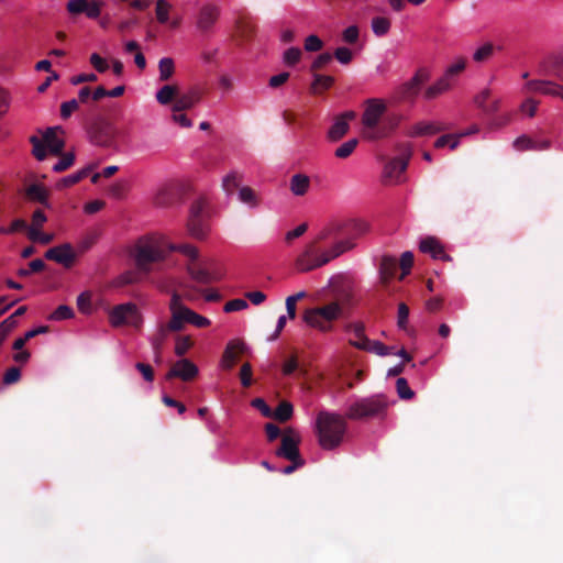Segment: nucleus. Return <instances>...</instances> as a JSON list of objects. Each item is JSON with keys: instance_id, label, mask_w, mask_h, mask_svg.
Instances as JSON below:
<instances>
[{"instance_id": "f8f14e48", "label": "nucleus", "mask_w": 563, "mask_h": 563, "mask_svg": "<svg viewBox=\"0 0 563 563\" xmlns=\"http://www.w3.org/2000/svg\"><path fill=\"white\" fill-rule=\"evenodd\" d=\"M89 135L92 143L103 147H110L114 143L115 130L111 123L98 120L91 124Z\"/></svg>"}, {"instance_id": "aec40b11", "label": "nucleus", "mask_w": 563, "mask_h": 563, "mask_svg": "<svg viewBox=\"0 0 563 563\" xmlns=\"http://www.w3.org/2000/svg\"><path fill=\"white\" fill-rule=\"evenodd\" d=\"M201 100V92L197 88L190 89L188 92L177 95L173 104V112H183L194 108Z\"/></svg>"}, {"instance_id": "603ef678", "label": "nucleus", "mask_w": 563, "mask_h": 563, "mask_svg": "<svg viewBox=\"0 0 563 563\" xmlns=\"http://www.w3.org/2000/svg\"><path fill=\"white\" fill-rule=\"evenodd\" d=\"M495 46L492 43H485L477 48L473 55L475 62L482 63L487 60L494 53Z\"/></svg>"}, {"instance_id": "a18cd8bd", "label": "nucleus", "mask_w": 563, "mask_h": 563, "mask_svg": "<svg viewBox=\"0 0 563 563\" xmlns=\"http://www.w3.org/2000/svg\"><path fill=\"white\" fill-rule=\"evenodd\" d=\"M125 51L128 53L135 52L134 63L140 69H144L146 67V59L143 53L140 51V46L135 41H129L125 44Z\"/></svg>"}, {"instance_id": "680f3d73", "label": "nucleus", "mask_w": 563, "mask_h": 563, "mask_svg": "<svg viewBox=\"0 0 563 563\" xmlns=\"http://www.w3.org/2000/svg\"><path fill=\"white\" fill-rule=\"evenodd\" d=\"M23 230H29L26 221L23 219L13 220L9 228H0L2 234H11Z\"/></svg>"}, {"instance_id": "4c0bfd02", "label": "nucleus", "mask_w": 563, "mask_h": 563, "mask_svg": "<svg viewBox=\"0 0 563 563\" xmlns=\"http://www.w3.org/2000/svg\"><path fill=\"white\" fill-rule=\"evenodd\" d=\"M292 412V405L289 401H282L273 412L272 417H274L279 422H286L291 418Z\"/></svg>"}, {"instance_id": "f704fd0d", "label": "nucleus", "mask_w": 563, "mask_h": 563, "mask_svg": "<svg viewBox=\"0 0 563 563\" xmlns=\"http://www.w3.org/2000/svg\"><path fill=\"white\" fill-rule=\"evenodd\" d=\"M178 95V87L175 85H165L156 92V100L159 104L166 106L172 101L175 102V99Z\"/></svg>"}, {"instance_id": "052dcab7", "label": "nucleus", "mask_w": 563, "mask_h": 563, "mask_svg": "<svg viewBox=\"0 0 563 563\" xmlns=\"http://www.w3.org/2000/svg\"><path fill=\"white\" fill-rule=\"evenodd\" d=\"M79 108L78 100L71 99L60 104V117L66 120Z\"/></svg>"}, {"instance_id": "3c124183", "label": "nucleus", "mask_w": 563, "mask_h": 563, "mask_svg": "<svg viewBox=\"0 0 563 563\" xmlns=\"http://www.w3.org/2000/svg\"><path fill=\"white\" fill-rule=\"evenodd\" d=\"M413 265V254L409 251H406L400 256L399 266L401 268V275L399 279H404L406 275L410 273V269Z\"/></svg>"}, {"instance_id": "473e14b6", "label": "nucleus", "mask_w": 563, "mask_h": 563, "mask_svg": "<svg viewBox=\"0 0 563 563\" xmlns=\"http://www.w3.org/2000/svg\"><path fill=\"white\" fill-rule=\"evenodd\" d=\"M334 78L328 75L313 74V81L310 86L311 93L318 95L332 87Z\"/></svg>"}, {"instance_id": "e2e57ef3", "label": "nucleus", "mask_w": 563, "mask_h": 563, "mask_svg": "<svg viewBox=\"0 0 563 563\" xmlns=\"http://www.w3.org/2000/svg\"><path fill=\"white\" fill-rule=\"evenodd\" d=\"M301 57V49L298 47H290L285 51L284 53V62L289 65L294 66L299 62Z\"/></svg>"}, {"instance_id": "c756f323", "label": "nucleus", "mask_w": 563, "mask_h": 563, "mask_svg": "<svg viewBox=\"0 0 563 563\" xmlns=\"http://www.w3.org/2000/svg\"><path fill=\"white\" fill-rule=\"evenodd\" d=\"M167 252H179L189 258L190 263L197 262L199 258V251L196 246L188 243H166Z\"/></svg>"}, {"instance_id": "a19ab883", "label": "nucleus", "mask_w": 563, "mask_h": 563, "mask_svg": "<svg viewBox=\"0 0 563 563\" xmlns=\"http://www.w3.org/2000/svg\"><path fill=\"white\" fill-rule=\"evenodd\" d=\"M358 145L357 139H350L346 142L342 143L334 152L335 157L345 159L352 155Z\"/></svg>"}, {"instance_id": "0e129e2a", "label": "nucleus", "mask_w": 563, "mask_h": 563, "mask_svg": "<svg viewBox=\"0 0 563 563\" xmlns=\"http://www.w3.org/2000/svg\"><path fill=\"white\" fill-rule=\"evenodd\" d=\"M89 62L98 73H104L109 68L108 62L97 53L90 55Z\"/></svg>"}, {"instance_id": "f03ea898", "label": "nucleus", "mask_w": 563, "mask_h": 563, "mask_svg": "<svg viewBox=\"0 0 563 563\" xmlns=\"http://www.w3.org/2000/svg\"><path fill=\"white\" fill-rule=\"evenodd\" d=\"M353 246L351 241H339L329 250L321 251L319 246H317V242H310L296 258V269L300 273H307L322 267Z\"/></svg>"}, {"instance_id": "5701e85b", "label": "nucleus", "mask_w": 563, "mask_h": 563, "mask_svg": "<svg viewBox=\"0 0 563 563\" xmlns=\"http://www.w3.org/2000/svg\"><path fill=\"white\" fill-rule=\"evenodd\" d=\"M169 332H173V331L170 328H168V322L161 323L158 325L156 333L151 339V343H152V347L154 350L156 362H161L162 350H163V346L168 338Z\"/></svg>"}, {"instance_id": "c85d7f7f", "label": "nucleus", "mask_w": 563, "mask_h": 563, "mask_svg": "<svg viewBox=\"0 0 563 563\" xmlns=\"http://www.w3.org/2000/svg\"><path fill=\"white\" fill-rule=\"evenodd\" d=\"M310 187V178L305 174H295L289 181V189L295 196H303Z\"/></svg>"}, {"instance_id": "e433bc0d", "label": "nucleus", "mask_w": 563, "mask_h": 563, "mask_svg": "<svg viewBox=\"0 0 563 563\" xmlns=\"http://www.w3.org/2000/svg\"><path fill=\"white\" fill-rule=\"evenodd\" d=\"M363 343L366 344L362 345L363 351L372 352L379 356H385L393 353L394 347L387 346L379 341L365 340Z\"/></svg>"}, {"instance_id": "bb28decb", "label": "nucleus", "mask_w": 563, "mask_h": 563, "mask_svg": "<svg viewBox=\"0 0 563 563\" xmlns=\"http://www.w3.org/2000/svg\"><path fill=\"white\" fill-rule=\"evenodd\" d=\"M453 86L454 85L448 78L442 76L424 90L423 97L427 100L435 99L442 93L449 91Z\"/></svg>"}, {"instance_id": "f3484780", "label": "nucleus", "mask_w": 563, "mask_h": 563, "mask_svg": "<svg viewBox=\"0 0 563 563\" xmlns=\"http://www.w3.org/2000/svg\"><path fill=\"white\" fill-rule=\"evenodd\" d=\"M245 350H246V345L242 340H239V339L231 340L227 344V347L222 355V361H221L222 367L224 369H231L234 366L239 355L243 354L245 352Z\"/></svg>"}, {"instance_id": "864d4df0", "label": "nucleus", "mask_w": 563, "mask_h": 563, "mask_svg": "<svg viewBox=\"0 0 563 563\" xmlns=\"http://www.w3.org/2000/svg\"><path fill=\"white\" fill-rule=\"evenodd\" d=\"M191 346L192 341L190 336H177L175 344V354L177 356H184Z\"/></svg>"}, {"instance_id": "09e8293b", "label": "nucleus", "mask_w": 563, "mask_h": 563, "mask_svg": "<svg viewBox=\"0 0 563 563\" xmlns=\"http://www.w3.org/2000/svg\"><path fill=\"white\" fill-rule=\"evenodd\" d=\"M396 390H397L399 398L405 399V400L411 399L415 396V393L409 387L407 379L404 377H399L397 379Z\"/></svg>"}, {"instance_id": "79ce46f5", "label": "nucleus", "mask_w": 563, "mask_h": 563, "mask_svg": "<svg viewBox=\"0 0 563 563\" xmlns=\"http://www.w3.org/2000/svg\"><path fill=\"white\" fill-rule=\"evenodd\" d=\"M241 179L242 176L239 173L231 172L223 178L222 188L228 195H231L240 186Z\"/></svg>"}, {"instance_id": "4468645a", "label": "nucleus", "mask_w": 563, "mask_h": 563, "mask_svg": "<svg viewBox=\"0 0 563 563\" xmlns=\"http://www.w3.org/2000/svg\"><path fill=\"white\" fill-rule=\"evenodd\" d=\"M198 367L188 358L177 361L166 374V379L180 378L184 382L192 380L198 375Z\"/></svg>"}, {"instance_id": "20e7f679", "label": "nucleus", "mask_w": 563, "mask_h": 563, "mask_svg": "<svg viewBox=\"0 0 563 563\" xmlns=\"http://www.w3.org/2000/svg\"><path fill=\"white\" fill-rule=\"evenodd\" d=\"M167 256L166 243L156 238H142L134 249V261L141 273H150L154 263L163 262Z\"/></svg>"}, {"instance_id": "338daca9", "label": "nucleus", "mask_w": 563, "mask_h": 563, "mask_svg": "<svg viewBox=\"0 0 563 563\" xmlns=\"http://www.w3.org/2000/svg\"><path fill=\"white\" fill-rule=\"evenodd\" d=\"M21 378V371L19 367L12 366L9 369L5 371L3 375V384L5 385H12L20 380Z\"/></svg>"}, {"instance_id": "9d476101", "label": "nucleus", "mask_w": 563, "mask_h": 563, "mask_svg": "<svg viewBox=\"0 0 563 563\" xmlns=\"http://www.w3.org/2000/svg\"><path fill=\"white\" fill-rule=\"evenodd\" d=\"M109 322L114 328L122 325L140 328L143 322V318L135 303L125 302L114 306L109 311Z\"/></svg>"}, {"instance_id": "5fc2aeb1", "label": "nucleus", "mask_w": 563, "mask_h": 563, "mask_svg": "<svg viewBox=\"0 0 563 563\" xmlns=\"http://www.w3.org/2000/svg\"><path fill=\"white\" fill-rule=\"evenodd\" d=\"M409 318V307L405 302L398 305L397 311V325L401 330H407Z\"/></svg>"}, {"instance_id": "a878e982", "label": "nucleus", "mask_w": 563, "mask_h": 563, "mask_svg": "<svg viewBox=\"0 0 563 563\" xmlns=\"http://www.w3.org/2000/svg\"><path fill=\"white\" fill-rule=\"evenodd\" d=\"M443 130H444V126L440 123L422 121V122H418L411 126V129L409 131V135L412 137L423 136V135H433Z\"/></svg>"}, {"instance_id": "9b49d317", "label": "nucleus", "mask_w": 563, "mask_h": 563, "mask_svg": "<svg viewBox=\"0 0 563 563\" xmlns=\"http://www.w3.org/2000/svg\"><path fill=\"white\" fill-rule=\"evenodd\" d=\"M398 156L388 161L384 167V179L388 181H398L400 175L407 169L412 147L409 143L398 144L396 147Z\"/></svg>"}, {"instance_id": "49530a36", "label": "nucleus", "mask_w": 563, "mask_h": 563, "mask_svg": "<svg viewBox=\"0 0 563 563\" xmlns=\"http://www.w3.org/2000/svg\"><path fill=\"white\" fill-rule=\"evenodd\" d=\"M27 238L34 243L49 244L54 240V234L42 233L36 228H29Z\"/></svg>"}, {"instance_id": "7c9ffc66", "label": "nucleus", "mask_w": 563, "mask_h": 563, "mask_svg": "<svg viewBox=\"0 0 563 563\" xmlns=\"http://www.w3.org/2000/svg\"><path fill=\"white\" fill-rule=\"evenodd\" d=\"M91 170H92V167L88 166V167H85L71 175L63 177L56 184L57 189L68 188V187H71V186L78 184L80 180L86 178L90 174Z\"/></svg>"}, {"instance_id": "39448f33", "label": "nucleus", "mask_w": 563, "mask_h": 563, "mask_svg": "<svg viewBox=\"0 0 563 563\" xmlns=\"http://www.w3.org/2000/svg\"><path fill=\"white\" fill-rule=\"evenodd\" d=\"M386 109V104L382 99L366 100L362 114L363 135L365 139L375 141L388 135L389 130L378 126Z\"/></svg>"}, {"instance_id": "72a5a7b5", "label": "nucleus", "mask_w": 563, "mask_h": 563, "mask_svg": "<svg viewBox=\"0 0 563 563\" xmlns=\"http://www.w3.org/2000/svg\"><path fill=\"white\" fill-rule=\"evenodd\" d=\"M239 200L249 206L250 208H256L261 203V197L258 194L249 186L241 187L238 194Z\"/></svg>"}, {"instance_id": "6ab92c4d", "label": "nucleus", "mask_w": 563, "mask_h": 563, "mask_svg": "<svg viewBox=\"0 0 563 563\" xmlns=\"http://www.w3.org/2000/svg\"><path fill=\"white\" fill-rule=\"evenodd\" d=\"M530 91L540 92L547 96L560 97L563 99V86L548 80H530L527 82Z\"/></svg>"}, {"instance_id": "4d7b16f0", "label": "nucleus", "mask_w": 563, "mask_h": 563, "mask_svg": "<svg viewBox=\"0 0 563 563\" xmlns=\"http://www.w3.org/2000/svg\"><path fill=\"white\" fill-rule=\"evenodd\" d=\"M332 57L333 55L328 52L320 54L311 65L313 74H317L318 70H321L329 65L332 62Z\"/></svg>"}, {"instance_id": "1a4fd4ad", "label": "nucleus", "mask_w": 563, "mask_h": 563, "mask_svg": "<svg viewBox=\"0 0 563 563\" xmlns=\"http://www.w3.org/2000/svg\"><path fill=\"white\" fill-rule=\"evenodd\" d=\"M57 132L63 133V129L59 126L48 128L43 133V139H38L36 135L30 137V142L33 145L32 154L38 161H44L46 157V150L54 155H62L65 142L63 139L57 136Z\"/></svg>"}, {"instance_id": "69168bd1", "label": "nucleus", "mask_w": 563, "mask_h": 563, "mask_svg": "<svg viewBox=\"0 0 563 563\" xmlns=\"http://www.w3.org/2000/svg\"><path fill=\"white\" fill-rule=\"evenodd\" d=\"M247 307H249V303L246 302V300L238 298V299H232V300L228 301L224 305L223 310L225 312L230 313V312L246 309Z\"/></svg>"}, {"instance_id": "de8ad7c7", "label": "nucleus", "mask_w": 563, "mask_h": 563, "mask_svg": "<svg viewBox=\"0 0 563 563\" xmlns=\"http://www.w3.org/2000/svg\"><path fill=\"white\" fill-rule=\"evenodd\" d=\"M390 22L385 16H376L372 20V30L377 35L386 34L389 31Z\"/></svg>"}, {"instance_id": "c9c22d12", "label": "nucleus", "mask_w": 563, "mask_h": 563, "mask_svg": "<svg viewBox=\"0 0 563 563\" xmlns=\"http://www.w3.org/2000/svg\"><path fill=\"white\" fill-rule=\"evenodd\" d=\"M466 59L459 57L452 65H450L444 71L443 76L448 78L453 85L456 84L459 76L465 69Z\"/></svg>"}, {"instance_id": "7ed1b4c3", "label": "nucleus", "mask_w": 563, "mask_h": 563, "mask_svg": "<svg viewBox=\"0 0 563 563\" xmlns=\"http://www.w3.org/2000/svg\"><path fill=\"white\" fill-rule=\"evenodd\" d=\"M346 421L339 413L320 411L316 420V432L318 442L324 450L338 448L346 431Z\"/></svg>"}, {"instance_id": "58836bf2", "label": "nucleus", "mask_w": 563, "mask_h": 563, "mask_svg": "<svg viewBox=\"0 0 563 563\" xmlns=\"http://www.w3.org/2000/svg\"><path fill=\"white\" fill-rule=\"evenodd\" d=\"M467 134H470V132H463L459 135H451V134L442 135L434 142V147L442 148V147L449 145L451 150H455L460 143V137L465 136Z\"/></svg>"}, {"instance_id": "ea45409f", "label": "nucleus", "mask_w": 563, "mask_h": 563, "mask_svg": "<svg viewBox=\"0 0 563 563\" xmlns=\"http://www.w3.org/2000/svg\"><path fill=\"white\" fill-rule=\"evenodd\" d=\"M159 80L167 81L175 73L174 60L170 57H164L158 63Z\"/></svg>"}, {"instance_id": "412c9836", "label": "nucleus", "mask_w": 563, "mask_h": 563, "mask_svg": "<svg viewBox=\"0 0 563 563\" xmlns=\"http://www.w3.org/2000/svg\"><path fill=\"white\" fill-rule=\"evenodd\" d=\"M419 249L422 253L430 254L434 260L450 261L451 257L445 253L440 241L433 236L421 240Z\"/></svg>"}, {"instance_id": "f257e3e1", "label": "nucleus", "mask_w": 563, "mask_h": 563, "mask_svg": "<svg viewBox=\"0 0 563 563\" xmlns=\"http://www.w3.org/2000/svg\"><path fill=\"white\" fill-rule=\"evenodd\" d=\"M336 300L322 307L306 310L303 321L310 327L327 332L332 329V322L342 314V303L351 299V283L342 279L332 284Z\"/></svg>"}, {"instance_id": "dca6fc26", "label": "nucleus", "mask_w": 563, "mask_h": 563, "mask_svg": "<svg viewBox=\"0 0 563 563\" xmlns=\"http://www.w3.org/2000/svg\"><path fill=\"white\" fill-rule=\"evenodd\" d=\"M354 111H345L334 118V122L328 131V139L332 142L340 141L350 130L349 122L354 120Z\"/></svg>"}, {"instance_id": "13d9d810", "label": "nucleus", "mask_w": 563, "mask_h": 563, "mask_svg": "<svg viewBox=\"0 0 563 563\" xmlns=\"http://www.w3.org/2000/svg\"><path fill=\"white\" fill-rule=\"evenodd\" d=\"M170 4L166 0H158L156 2V18L161 23H165L168 20Z\"/></svg>"}, {"instance_id": "4be33fe9", "label": "nucleus", "mask_w": 563, "mask_h": 563, "mask_svg": "<svg viewBox=\"0 0 563 563\" xmlns=\"http://www.w3.org/2000/svg\"><path fill=\"white\" fill-rule=\"evenodd\" d=\"M220 15V9L216 4L203 5L198 14L197 24L202 31H209L217 22Z\"/></svg>"}, {"instance_id": "6e6552de", "label": "nucleus", "mask_w": 563, "mask_h": 563, "mask_svg": "<svg viewBox=\"0 0 563 563\" xmlns=\"http://www.w3.org/2000/svg\"><path fill=\"white\" fill-rule=\"evenodd\" d=\"M431 77L430 70L426 67H420L411 79L397 86L390 93L389 99L393 103H409L413 104L418 97L421 87Z\"/></svg>"}, {"instance_id": "774afa93", "label": "nucleus", "mask_w": 563, "mask_h": 563, "mask_svg": "<svg viewBox=\"0 0 563 563\" xmlns=\"http://www.w3.org/2000/svg\"><path fill=\"white\" fill-rule=\"evenodd\" d=\"M128 190V185L125 181H117L109 188V194L117 199H121L124 197Z\"/></svg>"}, {"instance_id": "2f4dec72", "label": "nucleus", "mask_w": 563, "mask_h": 563, "mask_svg": "<svg viewBox=\"0 0 563 563\" xmlns=\"http://www.w3.org/2000/svg\"><path fill=\"white\" fill-rule=\"evenodd\" d=\"M188 231L196 239H203L207 234V224L203 217H189Z\"/></svg>"}, {"instance_id": "423d86ee", "label": "nucleus", "mask_w": 563, "mask_h": 563, "mask_svg": "<svg viewBox=\"0 0 563 563\" xmlns=\"http://www.w3.org/2000/svg\"><path fill=\"white\" fill-rule=\"evenodd\" d=\"M170 320L168 321V328L172 331H181L185 328V323L194 324L197 328H206L210 324V320L203 316L198 314L194 310L189 309L181 302V298L178 294L174 292L169 301Z\"/></svg>"}, {"instance_id": "393cba45", "label": "nucleus", "mask_w": 563, "mask_h": 563, "mask_svg": "<svg viewBox=\"0 0 563 563\" xmlns=\"http://www.w3.org/2000/svg\"><path fill=\"white\" fill-rule=\"evenodd\" d=\"M48 196V190L40 184H32L25 189V197L30 201L38 202L45 208H51Z\"/></svg>"}, {"instance_id": "0eeeda50", "label": "nucleus", "mask_w": 563, "mask_h": 563, "mask_svg": "<svg viewBox=\"0 0 563 563\" xmlns=\"http://www.w3.org/2000/svg\"><path fill=\"white\" fill-rule=\"evenodd\" d=\"M387 406L388 402L385 396L374 395L357 399L351 404L345 415L351 420L382 418L386 413Z\"/></svg>"}, {"instance_id": "2eb2a0df", "label": "nucleus", "mask_w": 563, "mask_h": 563, "mask_svg": "<svg viewBox=\"0 0 563 563\" xmlns=\"http://www.w3.org/2000/svg\"><path fill=\"white\" fill-rule=\"evenodd\" d=\"M45 258L62 264L66 268L73 266L76 254L73 246L69 243L60 244L58 246L51 247L45 253Z\"/></svg>"}, {"instance_id": "37998d69", "label": "nucleus", "mask_w": 563, "mask_h": 563, "mask_svg": "<svg viewBox=\"0 0 563 563\" xmlns=\"http://www.w3.org/2000/svg\"><path fill=\"white\" fill-rule=\"evenodd\" d=\"M351 331L353 332L354 339L350 341V343L356 349L362 350V345H365L363 342L365 340H369L365 335V328L362 323H354L351 325Z\"/></svg>"}, {"instance_id": "cd10ccee", "label": "nucleus", "mask_w": 563, "mask_h": 563, "mask_svg": "<svg viewBox=\"0 0 563 563\" xmlns=\"http://www.w3.org/2000/svg\"><path fill=\"white\" fill-rule=\"evenodd\" d=\"M397 267L398 264L395 257L388 255L382 257L379 273L384 285H387L395 277Z\"/></svg>"}, {"instance_id": "ddd939ff", "label": "nucleus", "mask_w": 563, "mask_h": 563, "mask_svg": "<svg viewBox=\"0 0 563 563\" xmlns=\"http://www.w3.org/2000/svg\"><path fill=\"white\" fill-rule=\"evenodd\" d=\"M300 439L289 429L283 437L280 446L276 450V455L286 460L300 459L299 452Z\"/></svg>"}, {"instance_id": "8fccbe9b", "label": "nucleus", "mask_w": 563, "mask_h": 563, "mask_svg": "<svg viewBox=\"0 0 563 563\" xmlns=\"http://www.w3.org/2000/svg\"><path fill=\"white\" fill-rule=\"evenodd\" d=\"M73 317H74V310L69 306L60 305L55 309L54 312H52V314L49 316V320L60 321V320L70 319Z\"/></svg>"}, {"instance_id": "b1692460", "label": "nucleus", "mask_w": 563, "mask_h": 563, "mask_svg": "<svg viewBox=\"0 0 563 563\" xmlns=\"http://www.w3.org/2000/svg\"><path fill=\"white\" fill-rule=\"evenodd\" d=\"M475 103L485 113L492 114L499 109V99L492 98L489 89H484L475 97Z\"/></svg>"}, {"instance_id": "6e6d98bb", "label": "nucleus", "mask_w": 563, "mask_h": 563, "mask_svg": "<svg viewBox=\"0 0 563 563\" xmlns=\"http://www.w3.org/2000/svg\"><path fill=\"white\" fill-rule=\"evenodd\" d=\"M75 162L74 153L63 154L62 158L53 166V170L56 173L64 172L68 169Z\"/></svg>"}, {"instance_id": "a211bd4d", "label": "nucleus", "mask_w": 563, "mask_h": 563, "mask_svg": "<svg viewBox=\"0 0 563 563\" xmlns=\"http://www.w3.org/2000/svg\"><path fill=\"white\" fill-rule=\"evenodd\" d=\"M187 272L195 282L200 284H210L221 279L220 274L210 272L208 268L201 266L197 262L189 263L187 265Z\"/></svg>"}, {"instance_id": "bf43d9fd", "label": "nucleus", "mask_w": 563, "mask_h": 563, "mask_svg": "<svg viewBox=\"0 0 563 563\" xmlns=\"http://www.w3.org/2000/svg\"><path fill=\"white\" fill-rule=\"evenodd\" d=\"M77 307L82 313L91 312V295L88 291L81 292L77 297Z\"/></svg>"}, {"instance_id": "c03bdc74", "label": "nucleus", "mask_w": 563, "mask_h": 563, "mask_svg": "<svg viewBox=\"0 0 563 563\" xmlns=\"http://www.w3.org/2000/svg\"><path fill=\"white\" fill-rule=\"evenodd\" d=\"M140 282V275L136 272L128 271L118 276L113 282V287H123L126 285L135 284Z\"/></svg>"}]
</instances>
